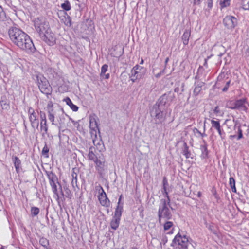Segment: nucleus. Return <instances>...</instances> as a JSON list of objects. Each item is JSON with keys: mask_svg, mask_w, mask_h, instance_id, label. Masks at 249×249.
I'll list each match as a JSON object with an SVG mask.
<instances>
[{"mask_svg": "<svg viewBox=\"0 0 249 249\" xmlns=\"http://www.w3.org/2000/svg\"><path fill=\"white\" fill-rule=\"evenodd\" d=\"M108 68V66L107 64H104L102 66L100 73L101 76H103V74H104L106 73V72L107 71Z\"/></svg>", "mask_w": 249, "mask_h": 249, "instance_id": "nucleus-39", "label": "nucleus"}, {"mask_svg": "<svg viewBox=\"0 0 249 249\" xmlns=\"http://www.w3.org/2000/svg\"><path fill=\"white\" fill-rule=\"evenodd\" d=\"M50 184L52 187V191L54 193V194L57 195V189L56 182L51 183Z\"/></svg>", "mask_w": 249, "mask_h": 249, "instance_id": "nucleus-41", "label": "nucleus"}, {"mask_svg": "<svg viewBox=\"0 0 249 249\" xmlns=\"http://www.w3.org/2000/svg\"><path fill=\"white\" fill-rule=\"evenodd\" d=\"M122 197H123L122 195H120V196L119 197V201H118V203H119V204H122V203H121V199L122 198Z\"/></svg>", "mask_w": 249, "mask_h": 249, "instance_id": "nucleus-49", "label": "nucleus"}, {"mask_svg": "<svg viewBox=\"0 0 249 249\" xmlns=\"http://www.w3.org/2000/svg\"><path fill=\"white\" fill-rule=\"evenodd\" d=\"M66 116V115L65 114L63 110L58 108L53 114H52L51 112L50 113L48 119L52 124L61 127L65 124Z\"/></svg>", "mask_w": 249, "mask_h": 249, "instance_id": "nucleus-3", "label": "nucleus"}, {"mask_svg": "<svg viewBox=\"0 0 249 249\" xmlns=\"http://www.w3.org/2000/svg\"><path fill=\"white\" fill-rule=\"evenodd\" d=\"M209 229L214 234H216V231L214 229V226L213 225H209Z\"/></svg>", "mask_w": 249, "mask_h": 249, "instance_id": "nucleus-45", "label": "nucleus"}, {"mask_svg": "<svg viewBox=\"0 0 249 249\" xmlns=\"http://www.w3.org/2000/svg\"><path fill=\"white\" fill-rule=\"evenodd\" d=\"M34 26L36 31L40 35L44 34L49 28L48 23L42 18H38L34 21Z\"/></svg>", "mask_w": 249, "mask_h": 249, "instance_id": "nucleus-6", "label": "nucleus"}, {"mask_svg": "<svg viewBox=\"0 0 249 249\" xmlns=\"http://www.w3.org/2000/svg\"><path fill=\"white\" fill-rule=\"evenodd\" d=\"M184 148L183 150V155H184L186 158L188 159L191 157V153L188 150V147L186 143L184 144Z\"/></svg>", "mask_w": 249, "mask_h": 249, "instance_id": "nucleus-32", "label": "nucleus"}, {"mask_svg": "<svg viewBox=\"0 0 249 249\" xmlns=\"http://www.w3.org/2000/svg\"><path fill=\"white\" fill-rule=\"evenodd\" d=\"M95 190L99 194L98 198L100 204L103 207H109L110 201L107 197V194L102 187L100 185L96 186Z\"/></svg>", "mask_w": 249, "mask_h": 249, "instance_id": "nucleus-4", "label": "nucleus"}, {"mask_svg": "<svg viewBox=\"0 0 249 249\" xmlns=\"http://www.w3.org/2000/svg\"><path fill=\"white\" fill-rule=\"evenodd\" d=\"M103 77H104V78L106 79H109V78L110 77V74L109 73H107V74L105 73L104 74H103Z\"/></svg>", "mask_w": 249, "mask_h": 249, "instance_id": "nucleus-47", "label": "nucleus"}, {"mask_svg": "<svg viewBox=\"0 0 249 249\" xmlns=\"http://www.w3.org/2000/svg\"><path fill=\"white\" fill-rule=\"evenodd\" d=\"M178 91V89H175V92H176V91Z\"/></svg>", "mask_w": 249, "mask_h": 249, "instance_id": "nucleus-57", "label": "nucleus"}, {"mask_svg": "<svg viewBox=\"0 0 249 249\" xmlns=\"http://www.w3.org/2000/svg\"><path fill=\"white\" fill-rule=\"evenodd\" d=\"M46 38L45 41L49 45H53L55 44L56 38L53 33L49 32L48 30L43 34Z\"/></svg>", "mask_w": 249, "mask_h": 249, "instance_id": "nucleus-17", "label": "nucleus"}, {"mask_svg": "<svg viewBox=\"0 0 249 249\" xmlns=\"http://www.w3.org/2000/svg\"><path fill=\"white\" fill-rule=\"evenodd\" d=\"M89 128L91 134L96 137L97 131L99 130V129L97 122L94 115H91L89 117Z\"/></svg>", "mask_w": 249, "mask_h": 249, "instance_id": "nucleus-16", "label": "nucleus"}, {"mask_svg": "<svg viewBox=\"0 0 249 249\" xmlns=\"http://www.w3.org/2000/svg\"><path fill=\"white\" fill-rule=\"evenodd\" d=\"M230 83H231V80H228L226 82V85L222 89V91L223 92H226L228 90Z\"/></svg>", "mask_w": 249, "mask_h": 249, "instance_id": "nucleus-43", "label": "nucleus"}, {"mask_svg": "<svg viewBox=\"0 0 249 249\" xmlns=\"http://www.w3.org/2000/svg\"><path fill=\"white\" fill-rule=\"evenodd\" d=\"M48 178L50 184L51 183L56 182L57 181V177L52 172H50L48 174Z\"/></svg>", "mask_w": 249, "mask_h": 249, "instance_id": "nucleus-29", "label": "nucleus"}, {"mask_svg": "<svg viewBox=\"0 0 249 249\" xmlns=\"http://www.w3.org/2000/svg\"><path fill=\"white\" fill-rule=\"evenodd\" d=\"M39 115L41 120L40 126V131L43 136L46 134L48 131L46 117L45 113L41 111H40Z\"/></svg>", "mask_w": 249, "mask_h": 249, "instance_id": "nucleus-15", "label": "nucleus"}, {"mask_svg": "<svg viewBox=\"0 0 249 249\" xmlns=\"http://www.w3.org/2000/svg\"><path fill=\"white\" fill-rule=\"evenodd\" d=\"M213 112L217 116H222L224 112L221 110L218 106H216L213 109Z\"/></svg>", "mask_w": 249, "mask_h": 249, "instance_id": "nucleus-36", "label": "nucleus"}, {"mask_svg": "<svg viewBox=\"0 0 249 249\" xmlns=\"http://www.w3.org/2000/svg\"><path fill=\"white\" fill-rule=\"evenodd\" d=\"M94 148L91 147L89 149L88 158L89 160H92L93 161H95L98 159V156L94 153Z\"/></svg>", "mask_w": 249, "mask_h": 249, "instance_id": "nucleus-24", "label": "nucleus"}, {"mask_svg": "<svg viewBox=\"0 0 249 249\" xmlns=\"http://www.w3.org/2000/svg\"><path fill=\"white\" fill-rule=\"evenodd\" d=\"M93 143L94 145L97 147V148L99 149L100 152L103 149L104 146L100 141L93 140Z\"/></svg>", "mask_w": 249, "mask_h": 249, "instance_id": "nucleus-33", "label": "nucleus"}, {"mask_svg": "<svg viewBox=\"0 0 249 249\" xmlns=\"http://www.w3.org/2000/svg\"><path fill=\"white\" fill-rule=\"evenodd\" d=\"M235 136H236V135H231V136H230V138H234V137H235Z\"/></svg>", "mask_w": 249, "mask_h": 249, "instance_id": "nucleus-54", "label": "nucleus"}, {"mask_svg": "<svg viewBox=\"0 0 249 249\" xmlns=\"http://www.w3.org/2000/svg\"><path fill=\"white\" fill-rule=\"evenodd\" d=\"M120 218L113 217L110 222V226L112 229L115 230L119 227L120 224Z\"/></svg>", "mask_w": 249, "mask_h": 249, "instance_id": "nucleus-26", "label": "nucleus"}, {"mask_svg": "<svg viewBox=\"0 0 249 249\" xmlns=\"http://www.w3.org/2000/svg\"><path fill=\"white\" fill-rule=\"evenodd\" d=\"M38 111H36L32 107H29L28 110V114L29 119L30 122L32 127L33 128H38L39 120L38 115L39 114Z\"/></svg>", "mask_w": 249, "mask_h": 249, "instance_id": "nucleus-8", "label": "nucleus"}, {"mask_svg": "<svg viewBox=\"0 0 249 249\" xmlns=\"http://www.w3.org/2000/svg\"><path fill=\"white\" fill-rule=\"evenodd\" d=\"M72 179L71 183H72V184L73 185H74V183L76 184V183H77V175H76V174L73 173L72 174Z\"/></svg>", "mask_w": 249, "mask_h": 249, "instance_id": "nucleus-44", "label": "nucleus"}, {"mask_svg": "<svg viewBox=\"0 0 249 249\" xmlns=\"http://www.w3.org/2000/svg\"><path fill=\"white\" fill-rule=\"evenodd\" d=\"M6 18V15L3 8L0 6V21H4Z\"/></svg>", "mask_w": 249, "mask_h": 249, "instance_id": "nucleus-38", "label": "nucleus"}, {"mask_svg": "<svg viewBox=\"0 0 249 249\" xmlns=\"http://www.w3.org/2000/svg\"><path fill=\"white\" fill-rule=\"evenodd\" d=\"M64 100L66 102V104L68 105L73 111H78V107L74 105L69 97H67Z\"/></svg>", "mask_w": 249, "mask_h": 249, "instance_id": "nucleus-25", "label": "nucleus"}, {"mask_svg": "<svg viewBox=\"0 0 249 249\" xmlns=\"http://www.w3.org/2000/svg\"><path fill=\"white\" fill-rule=\"evenodd\" d=\"M150 114L152 117L159 120L160 122L164 120L163 114L159 105L155 104L152 107Z\"/></svg>", "mask_w": 249, "mask_h": 249, "instance_id": "nucleus-9", "label": "nucleus"}, {"mask_svg": "<svg viewBox=\"0 0 249 249\" xmlns=\"http://www.w3.org/2000/svg\"><path fill=\"white\" fill-rule=\"evenodd\" d=\"M61 7L66 11H69L71 9V4L68 1H65L63 3L61 4Z\"/></svg>", "mask_w": 249, "mask_h": 249, "instance_id": "nucleus-34", "label": "nucleus"}, {"mask_svg": "<svg viewBox=\"0 0 249 249\" xmlns=\"http://www.w3.org/2000/svg\"><path fill=\"white\" fill-rule=\"evenodd\" d=\"M204 3L207 5V7L210 9L213 6V0H194V4L199 5L201 3Z\"/></svg>", "mask_w": 249, "mask_h": 249, "instance_id": "nucleus-19", "label": "nucleus"}, {"mask_svg": "<svg viewBox=\"0 0 249 249\" xmlns=\"http://www.w3.org/2000/svg\"><path fill=\"white\" fill-rule=\"evenodd\" d=\"M212 128H213L216 129L219 135L220 136L222 140H223L225 138V133L224 132L223 129L221 128L220 122L219 120H214L213 119L210 120Z\"/></svg>", "mask_w": 249, "mask_h": 249, "instance_id": "nucleus-14", "label": "nucleus"}, {"mask_svg": "<svg viewBox=\"0 0 249 249\" xmlns=\"http://www.w3.org/2000/svg\"><path fill=\"white\" fill-rule=\"evenodd\" d=\"M58 108H57V109ZM56 108L53 107V104L52 102H49L47 106V110L48 114V117L50 115V113L51 112L52 114H53L56 111Z\"/></svg>", "mask_w": 249, "mask_h": 249, "instance_id": "nucleus-28", "label": "nucleus"}, {"mask_svg": "<svg viewBox=\"0 0 249 249\" xmlns=\"http://www.w3.org/2000/svg\"><path fill=\"white\" fill-rule=\"evenodd\" d=\"M61 21L66 26L70 27L71 25V19L68 15H64L59 17Z\"/></svg>", "mask_w": 249, "mask_h": 249, "instance_id": "nucleus-21", "label": "nucleus"}, {"mask_svg": "<svg viewBox=\"0 0 249 249\" xmlns=\"http://www.w3.org/2000/svg\"><path fill=\"white\" fill-rule=\"evenodd\" d=\"M238 139L239 140L241 138H242L243 135H242V132L241 129H239L238 130Z\"/></svg>", "mask_w": 249, "mask_h": 249, "instance_id": "nucleus-46", "label": "nucleus"}, {"mask_svg": "<svg viewBox=\"0 0 249 249\" xmlns=\"http://www.w3.org/2000/svg\"><path fill=\"white\" fill-rule=\"evenodd\" d=\"M229 184L231 188V190L233 192H236V189L235 187V181L233 177L230 178L229 179Z\"/></svg>", "mask_w": 249, "mask_h": 249, "instance_id": "nucleus-30", "label": "nucleus"}, {"mask_svg": "<svg viewBox=\"0 0 249 249\" xmlns=\"http://www.w3.org/2000/svg\"><path fill=\"white\" fill-rule=\"evenodd\" d=\"M191 32L188 30H186L184 32L182 36V39L183 43L184 45H186L188 44L189 37L190 36Z\"/></svg>", "mask_w": 249, "mask_h": 249, "instance_id": "nucleus-22", "label": "nucleus"}, {"mask_svg": "<svg viewBox=\"0 0 249 249\" xmlns=\"http://www.w3.org/2000/svg\"><path fill=\"white\" fill-rule=\"evenodd\" d=\"M228 121V120H227H227H225V123H226Z\"/></svg>", "mask_w": 249, "mask_h": 249, "instance_id": "nucleus-56", "label": "nucleus"}, {"mask_svg": "<svg viewBox=\"0 0 249 249\" xmlns=\"http://www.w3.org/2000/svg\"><path fill=\"white\" fill-rule=\"evenodd\" d=\"M94 162L96 164V169L100 175H102L105 171V160L102 154L98 155V159Z\"/></svg>", "mask_w": 249, "mask_h": 249, "instance_id": "nucleus-10", "label": "nucleus"}, {"mask_svg": "<svg viewBox=\"0 0 249 249\" xmlns=\"http://www.w3.org/2000/svg\"><path fill=\"white\" fill-rule=\"evenodd\" d=\"M143 68L139 65H136L131 70V80L133 82L136 81L137 79H140L143 75L142 71Z\"/></svg>", "mask_w": 249, "mask_h": 249, "instance_id": "nucleus-11", "label": "nucleus"}, {"mask_svg": "<svg viewBox=\"0 0 249 249\" xmlns=\"http://www.w3.org/2000/svg\"><path fill=\"white\" fill-rule=\"evenodd\" d=\"M123 209V203H122V204H119V203H118V205L115 210L114 215L113 217L120 218L121 215H122Z\"/></svg>", "mask_w": 249, "mask_h": 249, "instance_id": "nucleus-23", "label": "nucleus"}, {"mask_svg": "<svg viewBox=\"0 0 249 249\" xmlns=\"http://www.w3.org/2000/svg\"><path fill=\"white\" fill-rule=\"evenodd\" d=\"M230 0H223L220 2V5L221 8H223L224 7H226L230 5Z\"/></svg>", "mask_w": 249, "mask_h": 249, "instance_id": "nucleus-37", "label": "nucleus"}, {"mask_svg": "<svg viewBox=\"0 0 249 249\" xmlns=\"http://www.w3.org/2000/svg\"><path fill=\"white\" fill-rule=\"evenodd\" d=\"M173 226V223L172 222H166L163 225L164 231H167V233L168 234H172L173 233L172 229Z\"/></svg>", "mask_w": 249, "mask_h": 249, "instance_id": "nucleus-20", "label": "nucleus"}, {"mask_svg": "<svg viewBox=\"0 0 249 249\" xmlns=\"http://www.w3.org/2000/svg\"><path fill=\"white\" fill-rule=\"evenodd\" d=\"M49 149L46 145H45L42 149V154L43 155H45L46 157H48V153L49 152Z\"/></svg>", "mask_w": 249, "mask_h": 249, "instance_id": "nucleus-42", "label": "nucleus"}, {"mask_svg": "<svg viewBox=\"0 0 249 249\" xmlns=\"http://www.w3.org/2000/svg\"><path fill=\"white\" fill-rule=\"evenodd\" d=\"M163 192L165 193V196L167 198V196H168V194H167V190H166V187L168 186V182H167V180L165 178H164L163 180Z\"/></svg>", "mask_w": 249, "mask_h": 249, "instance_id": "nucleus-40", "label": "nucleus"}, {"mask_svg": "<svg viewBox=\"0 0 249 249\" xmlns=\"http://www.w3.org/2000/svg\"><path fill=\"white\" fill-rule=\"evenodd\" d=\"M223 24L228 29H233L237 24V18L232 16H227L223 19Z\"/></svg>", "mask_w": 249, "mask_h": 249, "instance_id": "nucleus-12", "label": "nucleus"}, {"mask_svg": "<svg viewBox=\"0 0 249 249\" xmlns=\"http://www.w3.org/2000/svg\"><path fill=\"white\" fill-rule=\"evenodd\" d=\"M197 130V132H198V133H199L200 134H201V133H200V132H199V130Z\"/></svg>", "mask_w": 249, "mask_h": 249, "instance_id": "nucleus-55", "label": "nucleus"}, {"mask_svg": "<svg viewBox=\"0 0 249 249\" xmlns=\"http://www.w3.org/2000/svg\"><path fill=\"white\" fill-rule=\"evenodd\" d=\"M201 196V193L200 192H198V196L200 197Z\"/></svg>", "mask_w": 249, "mask_h": 249, "instance_id": "nucleus-53", "label": "nucleus"}, {"mask_svg": "<svg viewBox=\"0 0 249 249\" xmlns=\"http://www.w3.org/2000/svg\"><path fill=\"white\" fill-rule=\"evenodd\" d=\"M204 83L200 82L197 84L194 89L193 94L195 96L198 95L202 89V87L204 86Z\"/></svg>", "mask_w": 249, "mask_h": 249, "instance_id": "nucleus-27", "label": "nucleus"}, {"mask_svg": "<svg viewBox=\"0 0 249 249\" xmlns=\"http://www.w3.org/2000/svg\"><path fill=\"white\" fill-rule=\"evenodd\" d=\"M9 37L12 42L20 49L33 52L35 49L30 36L16 27H11L8 31Z\"/></svg>", "mask_w": 249, "mask_h": 249, "instance_id": "nucleus-1", "label": "nucleus"}, {"mask_svg": "<svg viewBox=\"0 0 249 249\" xmlns=\"http://www.w3.org/2000/svg\"><path fill=\"white\" fill-rule=\"evenodd\" d=\"M38 85L40 91L45 94H49L52 91V88L48 80L44 77L37 76Z\"/></svg>", "mask_w": 249, "mask_h": 249, "instance_id": "nucleus-7", "label": "nucleus"}, {"mask_svg": "<svg viewBox=\"0 0 249 249\" xmlns=\"http://www.w3.org/2000/svg\"><path fill=\"white\" fill-rule=\"evenodd\" d=\"M170 202V200L169 196H167V198L161 200L158 210V217L160 223H161L162 220H169L172 217L171 213L168 207L169 206Z\"/></svg>", "mask_w": 249, "mask_h": 249, "instance_id": "nucleus-2", "label": "nucleus"}, {"mask_svg": "<svg viewBox=\"0 0 249 249\" xmlns=\"http://www.w3.org/2000/svg\"><path fill=\"white\" fill-rule=\"evenodd\" d=\"M232 109H239L242 111H246L248 109L247 103L245 99H240L237 100L233 103V105L228 107Z\"/></svg>", "mask_w": 249, "mask_h": 249, "instance_id": "nucleus-13", "label": "nucleus"}, {"mask_svg": "<svg viewBox=\"0 0 249 249\" xmlns=\"http://www.w3.org/2000/svg\"><path fill=\"white\" fill-rule=\"evenodd\" d=\"M209 58H210V57H208L207 59H205V63H204V65L205 66H206V67H207V60H208V59H209Z\"/></svg>", "mask_w": 249, "mask_h": 249, "instance_id": "nucleus-48", "label": "nucleus"}, {"mask_svg": "<svg viewBox=\"0 0 249 249\" xmlns=\"http://www.w3.org/2000/svg\"><path fill=\"white\" fill-rule=\"evenodd\" d=\"M169 61V58H166L165 61V64H166Z\"/></svg>", "mask_w": 249, "mask_h": 249, "instance_id": "nucleus-51", "label": "nucleus"}, {"mask_svg": "<svg viewBox=\"0 0 249 249\" xmlns=\"http://www.w3.org/2000/svg\"><path fill=\"white\" fill-rule=\"evenodd\" d=\"M12 161L14 163L17 173H19L21 167L20 159L18 157L15 156L12 158Z\"/></svg>", "mask_w": 249, "mask_h": 249, "instance_id": "nucleus-18", "label": "nucleus"}, {"mask_svg": "<svg viewBox=\"0 0 249 249\" xmlns=\"http://www.w3.org/2000/svg\"><path fill=\"white\" fill-rule=\"evenodd\" d=\"M241 6L244 10H249V0H242Z\"/></svg>", "mask_w": 249, "mask_h": 249, "instance_id": "nucleus-31", "label": "nucleus"}, {"mask_svg": "<svg viewBox=\"0 0 249 249\" xmlns=\"http://www.w3.org/2000/svg\"><path fill=\"white\" fill-rule=\"evenodd\" d=\"M39 209L36 207H32L31 209V213L32 216H35L38 214Z\"/></svg>", "mask_w": 249, "mask_h": 249, "instance_id": "nucleus-35", "label": "nucleus"}, {"mask_svg": "<svg viewBox=\"0 0 249 249\" xmlns=\"http://www.w3.org/2000/svg\"><path fill=\"white\" fill-rule=\"evenodd\" d=\"M188 245V237L185 235H181L180 233H178L172 243V246L177 247L182 249H186Z\"/></svg>", "mask_w": 249, "mask_h": 249, "instance_id": "nucleus-5", "label": "nucleus"}, {"mask_svg": "<svg viewBox=\"0 0 249 249\" xmlns=\"http://www.w3.org/2000/svg\"><path fill=\"white\" fill-rule=\"evenodd\" d=\"M143 60L142 59L140 64H143Z\"/></svg>", "mask_w": 249, "mask_h": 249, "instance_id": "nucleus-52", "label": "nucleus"}, {"mask_svg": "<svg viewBox=\"0 0 249 249\" xmlns=\"http://www.w3.org/2000/svg\"><path fill=\"white\" fill-rule=\"evenodd\" d=\"M70 120L71 121V122L73 123L74 125H76V124H78L77 122H75L73 120H72L70 118Z\"/></svg>", "mask_w": 249, "mask_h": 249, "instance_id": "nucleus-50", "label": "nucleus"}]
</instances>
